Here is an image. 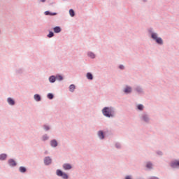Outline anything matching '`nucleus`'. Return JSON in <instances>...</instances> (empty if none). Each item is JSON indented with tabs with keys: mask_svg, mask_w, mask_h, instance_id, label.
Segmentation results:
<instances>
[{
	"mask_svg": "<svg viewBox=\"0 0 179 179\" xmlns=\"http://www.w3.org/2000/svg\"><path fill=\"white\" fill-rule=\"evenodd\" d=\"M48 37H49V38L54 37V33L50 32L49 34L48 35Z\"/></svg>",
	"mask_w": 179,
	"mask_h": 179,
	"instance_id": "28",
	"label": "nucleus"
},
{
	"mask_svg": "<svg viewBox=\"0 0 179 179\" xmlns=\"http://www.w3.org/2000/svg\"><path fill=\"white\" fill-rule=\"evenodd\" d=\"M48 97L50 99V100H52V99H54V95H52V94H48Z\"/></svg>",
	"mask_w": 179,
	"mask_h": 179,
	"instance_id": "26",
	"label": "nucleus"
},
{
	"mask_svg": "<svg viewBox=\"0 0 179 179\" xmlns=\"http://www.w3.org/2000/svg\"><path fill=\"white\" fill-rule=\"evenodd\" d=\"M7 101L8 104H10V106H15V101L12 98H8Z\"/></svg>",
	"mask_w": 179,
	"mask_h": 179,
	"instance_id": "8",
	"label": "nucleus"
},
{
	"mask_svg": "<svg viewBox=\"0 0 179 179\" xmlns=\"http://www.w3.org/2000/svg\"><path fill=\"white\" fill-rule=\"evenodd\" d=\"M75 89H76L75 85L72 84L69 86V91L71 92V93H73V92H75Z\"/></svg>",
	"mask_w": 179,
	"mask_h": 179,
	"instance_id": "12",
	"label": "nucleus"
},
{
	"mask_svg": "<svg viewBox=\"0 0 179 179\" xmlns=\"http://www.w3.org/2000/svg\"><path fill=\"white\" fill-rule=\"evenodd\" d=\"M50 145H51V146H52L53 148H55L56 146L58 145V143H57V141L52 140V141L50 142Z\"/></svg>",
	"mask_w": 179,
	"mask_h": 179,
	"instance_id": "13",
	"label": "nucleus"
},
{
	"mask_svg": "<svg viewBox=\"0 0 179 179\" xmlns=\"http://www.w3.org/2000/svg\"><path fill=\"white\" fill-rule=\"evenodd\" d=\"M7 155L6 154H1L0 155V160H5V159H6Z\"/></svg>",
	"mask_w": 179,
	"mask_h": 179,
	"instance_id": "19",
	"label": "nucleus"
},
{
	"mask_svg": "<svg viewBox=\"0 0 179 179\" xmlns=\"http://www.w3.org/2000/svg\"><path fill=\"white\" fill-rule=\"evenodd\" d=\"M88 55L89 57H90V58H94L95 57L94 53H92V52H89Z\"/></svg>",
	"mask_w": 179,
	"mask_h": 179,
	"instance_id": "25",
	"label": "nucleus"
},
{
	"mask_svg": "<svg viewBox=\"0 0 179 179\" xmlns=\"http://www.w3.org/2000/svg\"><path fill=\"white\" fill-rule=\"evenodd\" d=\"M41 2H45V0H41Z\"/></svg>",
	"mask_w": 179,
	"mask_h": 179,
	"instance_id": "36",
	"label": "nucleus"
},
{
	"mask_svg": "<svg viewBox=\"0 0 179 179\" xmlns=\"http://www.w3.org/2000/svg\"><path fill=\"white\" fill-rule=\"evenodd\" d=\"M45 129L46 131H48V129H50V127H48V126H45Z\"/></svg>",
	"mask_w": 179,
	"mask_h": 179,
	"instance_id": "35",
	"label": "nucleus"
},
{
	"mask_svg": "<svg viewBox=\"0 0 179 179\" xmlns=\"http://www.w3.org/2000/svg\"><path fill=\"white\" fill-rule=\"evenodd\" d=\"M69 13H70V15H71L72 17L75 16V11H73V10L72 9L69 10Z\"/></svg>",
	"mask_w": 179,
	"mask_h": 179,
	"instance_id": "22",
	"label": "nucleus"
},
{
	"mask_svg": "<svg viewBox=\"0 0 179 179\" xmlns=\"http://www.w3.org/2000/svg\"><path fill=\"white\" fill-rule=\"evenodd\" d=\"M20 173H26V168L23 166L20 167Z\"/></svg>",
	"mask_w": 179,
	"mask_h": 179,
	"instance_id": "20",
	"label": "nucleus"
},
{
	"mask_svg": "<svg viewBox=\"0 0 179 179\" xmlns=\"http://www.w3.org/2000/svg\"><path fill=\"white\" fill-rule=\"evenodd\" d=\"M49 80L51 83H54V82H55V80H56L55 76H50L49 78Z\"/></svg>",
	"mask_w": 179,
	"mask_h": 179,
	"instance_id": "14",
	"label": "nucleus"
},
{
	"mask_svg": "<svg viewBox=\"0 0 179 179\" xmlns=\"http://www.w3.org/2000/svg\"><path fill=\"white\" fill-rule=\"evenodd\" d=\"M119 68H120V69L123 70V69H124L125 67L124 66V65L120 64V65L119 66Z\"/></svg>",
	"mask_w": 179,
	"mask_h": 179,
	"instance_id": "31",
	"label": "nucleus"
},
{
	"mask_svg": "<svg viewBox=\"0 0 179 179\" xmlns=\"http://www.w3.org/2000/svg\"><path fill=\"white\" fill-rule=\"evenodd\" d=\"M45 164H50L51 163V158H50V157H47L45 158L44 160Z\"/></svg>",
	"mask_w": 179,
	"mask_h": 179,
	"instance_id": "9",
	"label": "nucleus"
},
{
	"mask_svg": "<svg viewBox=\"0 0 179 179\" xmlns=\"http://www.w3.org/2000/svg\"><path fill=\"white\" fill-rule=\"evenodd\" d=\"M57 175L59 176V177H62L64 179H68V175L61 170H57Z\"/></svg>",
	"mask_w": 179,
	"mask_h": 179,
	"instance_id": "3",
	"label": "nucleus"
},
{
	"mask_svg": "<svg viewBox=\"0 0 179 179\" xmlns=\"http://www.w3.org/2000/svg\"><path fill=\"white\" fill-rule=\"evenodd\" d=\"M55 33H59L61 31V28L59 27H56L54 28Z\"/></svg>",
	"mask_w": 179,
	"mask_h": 179,
	"instance_id": "18",
	"label": "nucleus"
},
{
	"mask_svg": "<svg viewBox=\"0 0 179 179\" xmlns=\"http://www.w3.org/2000/svg\"><path fill=\"white\" fill-rule=\"evenodd\" d=\"M8 164H10V166H12V167L16 166V162H15V160L13 159L8 160Z\"/></svg>",
	"mask_w": 179,
	"mask_h": 179,
	"instance_id": "11",
	"label": "nucleus"
},
{
	"mask_svg": "<svg viewBox=\"0 0 179 179\" xmlns=\"http://www.w3.org/2000/svg\"><path fill=\"white\" fill-rule=\"evenodd\" d=\"M63 168L64 170H71V169H72V166H71L69 164H64L63 165Z\"/></svg>",
	"mask_w": 179,
	"mask_h": 179,
	"instance_id": "7",
	"label": "nucleus"
},
{
	"mask_svg": "<svg viewBox=\"0 0 179 179\" xmlns=\"http://www.w3.org/2000/svg\"><path fill=\"white\" fill-rule=\"evenodd\" d=\"M34 99H35L36 101H40V100H41V97L40 95H38V94H35V95H34Z\"/></svg>",
	"mask_w": 179,
	"mask_h": 179,
	"instance_id": "17",
	"label": "nucleus"
},
{
	"mask_svg": "<svg viewBox=\"0 0 179 179\" xmlns=\"http://www.w3.org/2000/svg\"><path fill=\"white\" fill-rule=\"evenodd\" d=\"M115 148L116 149H121V144H120L119 143H116Z\"/></svg>",
	"mask_w": 179,
	"mask_h": 179,
	"instance_id": "24",
	"label": "nucleus"
},
{
	"mask_svg": "<svg viewBox=\"0 0 179 179\" xmlns=\"http://www.w3.org/2000/svg\"><path fill=\"white\" fill-rule=\"evenodd\" d=\"M149 179H159V178L152 176V177L150 178Z\"/></svg>",
	"mask_w": 179,
	"mask_h": 179,
	"instance_id": "34",
	"label": "nucleus"
},
{
	"mask_svg": "<svg viewBox=\"0 0 179 179\" xmlns=\"http://www.w3.org/2000/svg\"><path fill=\"white\" fill-rule=\"evenodd\" d=\"M57 79L58 80H62V79H63L62 76H57Z\"/></svg>",
	"mask_w": 179,
	"mask_h": 179,
	"instance_id": "30",
	"label": "nucleus"
},
{
	"mask_svg": "<svg viewBox=\"0 0 179 179\" xmlns=\"http://www.w3.org/2000/svg\"><path fill=\"white\" fill-rule=\"evenodd\" d=\"M157 155H159V156H162V155H163V152H162V151H158Z\"/></svg>",
	"mask_w": 179,
	"mask_h": 179,
	"instance_id": "32",
	"label": "nucleus"
},
{
	"mask_svg": "<svg viewBox=\"0 0 179 179\" xmlns=\"http://www.w3.org/2000/svg\"><path fill=\"white\" fill-rule=\"evenodd\" d=\"M152 163H150V162H148V163H147V164H146L147 169H152Z\"/></svg>",
	"mask_w": 179,
	"mask_h": 179,
	"instance_id": "23",
	"label": "nucleus"
},
{
	"mask_svg": "<svg viewBox=\"0 0 179 179\" xmlns=\"http://www.w3.org/2000/svg\"><path fill=\"white\" fill-rule=\"evenodd\" d=\"M123 92L126 94H129V93L132 92V88L129 86H126V87L124 89Z\"/></svg>",
	"mask_w": 179,
	"mask_h": 179,
	"instance_id": "4",
	"label": "nucleus"
},
{
	"mask_svg": "<svg viewBox=\"0 0 179 179\" xmlns=\"http://www.w3.org/2000/svg\"><path fill=\"white\" fill-rule=\"evenodd\" d=\"M171 167L173 169H176V167H179V161L176 160L171 163Z\"/></svg>",
	"mask_w": 179,
	"mask_h": 179,
	"instance_id": "5",
	"label": "nucleus"
},
{
	"mask_svg": "<svg viewBox=\"0 0 179 179\" xmlns=\"http://www.w3.org/2000/svg\"><path fill=\"white\" fill-rule=\"evenodd\" d=\"M135 90H136V92H137V93H143V92L141 87H136L135 88Z\"/></svg>",
	"mask_w": 179,
	"mask_h": 179,
	"instance_id": "15",
	"label": "nucleus"
},
{
	"mask_svg": "<svg viewBox=\"0 0 179 179\" xmlns=\"http://www.w3.org/2000/svg\"><path fill=\"white\" fill-rule=\"evenodd\" d=\"M98 136L100 138V139H103L104 138V133L103 131H98Z\"/></svg>",
	"mask_w": 179,
	"mask_h": 179,
	"instance_id": "10",
	"label": "nucleus"
},
{
	"mask_svg": "<svg viewBox=\"0 0 179 179\" xmlns=\"http://www.w3.org/2000/svg\"><path fill=\"white\" fill-rule=\"evenodd\" d=\"M138 109L140 110H143V105H142V104L138 105Z\"/></svg>",
	"mask_w": 179,
	"mask_h": 179,
	"instance_id": "27",
	"label": "nucleus"
},
{
	"mask_svg": "<svg viewBox=\"0 0 179 179\" xmlns=\"http://www.w3.org/2000/svg\"><path fill=\"white\" fill-rule=\"evenodd\" d=\"M45 15H50L51 16H55V15H57L56 13H50V11H45Z\"/></svg>",
	"mask_w": 179,
	"mask_h": 179,
	"instance_id": "21",
	"label": "nucleus"
},
{
	"mask_svg": "<svg viewBox=\"0 0 179 179\" xmlns=\"http://www.w3.org/2000/svg\"><path fill=\"white\" fill-rule=\"evenodd\" d=\"M42 139H43V141H47V139H48V136H47V135H44V136L42 137Z\"/></svg>",
	"mask_w": 179,
	"mask_h": 179,
	"instance_id": "29",
	"label": "nucleus"
},
{
	"mask_svg": "<svg viewBox=\"0 0 179 179\" xmlns=\"http://www.w3.org/2000/svg\"><path fill=\"white\" fill-rule=\"evenodd\" d=\"M144 2H146V0H143Z\"/></svg>",
	"mask_w": 179,
	"mask_h": 179,
	"instance_id": "37",
	"label": "nucleus"
},
{
	"mask_svg": "<svg viewBox=\"0 0 179 179\" xmlns=\"http://www.w3.org/2000/svg\"><path fill=\"white\" fill-rule=\"evenodd\" d=\"M125 179H132L130 176H127L125 177Z\"/></svg>",
	"mask_w": 179,
	"mask_h": 179,
	"instance_id": "33",
	"label": "nucleus"
},
{
	"mask_svg": "<svg viewBox=\"0 0 179 179\" xmlns=\"http://www.w3.org/2000/svg\"><path fill=\"white\" fill-rule=\"evenodd\" d=\"M149 33H151V38L152 40H155L157 43V44H159V45H163V39L160 37H157V34L152 32V29L148 30Z\"/></svg>",
	"mask_w": 179,
	"mask_h": 179,
	"instance_id": "1",
	"label": "nucleus"
},
{
	"mask_svg": "<svg viewBox=\"0 0 179 179\" xmlns=\"http://www.w3.org/2000/svg\"><path fill=\"white\" fill-rule=\"evenodd\" d=\"M87 79H89L90 80H93V75H92L91 73H87Z\"/></svg>",
	"mask_w": 179,
	"mask_h": 179,
	"instance_id": "16",
	"label": "nucleus"
},
{
	"mask_svg": "<svg viewBox=\"0 0 179 179\" xmlns=\"http://www.w3.org/2000/svg\"><path fill=\"white\" fill-rule=\"evenodd\" d=\"M102 113L106 117H111V110L108 108H103Z\"/></svg>",
	"mask_w": 179,
	"mask_h": 179,
	"instance_id": "2",
	"label": "nucleus"
},
{
	"mask_svg": "<svg viewBox=\"0 0 179 179\" xmlns=\"http://www.w3.org/2000/svg\"><path fill=\"white\" fill-rule=\"evenodd\" d=\"M142 120L143 121H144L145 122H149V116L146 114H143L142 115Z\"/></svg>",
	"mask_w": 179,
	"mask_h": 179,
	"instance_id": "6",
	"label": "nucleus"
}]
</instances>
